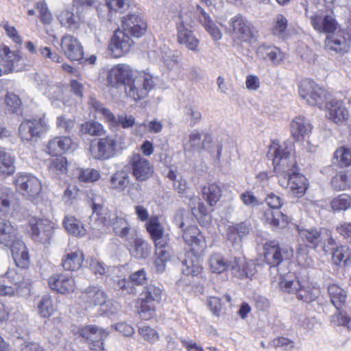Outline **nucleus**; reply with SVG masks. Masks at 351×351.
<instances>
[{"label":"nucleus","instance_id":"obj_17","mask_svg":"<svg viewBox=\"0 0 351 351\" xmlns=\"http://www.w3.org/2000/svg\"><path fill=\"white\" fill-rule=\"evenodd\" d=\"M128 164L132 167L133 176L138 181H145L153 174L154 169L149 161L139 154H133L129 158Z\"/></svg>","mask_w":351,"mask_h":351},{"label":"nucleus","instance_id":"obj_3","mask_svg":"<svg viewBox=\"0 0 351 351\" xmlns=\"http://www.w3.org/2000/svg\"><path fill=\"white\" fill-rule=\"evenodd\" d=\"M154 86L153 75L151 73L145 71H137L125 84L124 88L128 97L134 101H139L145 98Z\"/></svg>","mask_w":351,"mask_h":351},{"label":"nucleus","instance_id":"obj_53","mask_svg":"<svg viewBox=\"0 0 351 351\" xmlns=\"http://www.w3.org/2000/svg\"><path fill=\"white\" fill-rule=\"evenodd\" d=\"M138 334L141 337L150 344H154L160 339L158 332L147 324H143L138 328Z\"/></svg>","mask_w":351,"mask_h":351},{"label":"nucleus","instance_id":"obj_7","mask_svg":"<svg viewBox=\"0 0 351 351\" xmlns=\"http://www.w3.org/2000/svg\"><path fill=\"white\" fill-rule=\"evenodd\" d=\"M16 190L31 201L39 198L42 191L40 181L28 173H18L14 180Z\"/></svg>","mask_w":351,"mask_h":351},{"label":"nucleus","instance_id":"obj_10","mask_svg":"<svg viewBox=\"0 0 351 351\" xmlns=\"http://www.w3.org/2000/svg\"><path fill=\"white\" fill-rule=\"evenodd\" d=\"M32 239L44 245L50 244L53 236L54 224L48 219L31 217L28 220Z\"/></svg>","mask_w":351,"mask_h":351},{"label":"nucleus","instance_id":"obj_46","mask_svg":"<svg viewBox=\"0 0 351 351\" xmlns=\"http://www.w3.org/2000/svg\"><path fill=\"white\" fill-rule=\"evenodd\" d=\"M199 7L197 5L195 8L191 7L189 8H182L180 16L179 21L177 22V25H184L192 27L196 21H199L200 14H197V8Z\"/></svg>","mask_w":351,"mask_h":351},{"label":"nucleus","instance_id":"obj_50","mask_svg":"<svg viewBox=\"0 0 351 351\" xmlns=\"http://www.w3.org/2000/svg\"><path fill=\"white\" fill-rule=\"evenodd\" d=\"M80 132L93 136L104 135L106 130L102 124L94 121H88L80 125Z\"/></svg>","mask_w":351,"mask_h":351},{"label":"nucleus","instance_id":"obj_19","mask_svg":"<svg viewBox=\"0 0 351 351\" xmlns=\"http://www.w3.org/2000/svg\"><path fill=\"white\" fill-rule=\"evenodd\" d=\"M230 24L232 27L233 36L243 41L250 42L255 36V31L252 24L241 15H237L231 19Z\"/></svg>","mask_w":351,"mask_h":351},{"label":"nucleus","instance_id":"obj_20","mask_svg":"<svg viewBox=\"0 0 351 351\" xmlns=\"http://www.w3.org/2000/svg\"><path fill=\"white\" fill-rule=\"evenodd\" d=\"M278 182L283 187L289 186L291 193L297 197H302L308 187L306 178L295 171L284 178H280Z\"/></svg>","mask_w":351,"mask_h":351},{"label":"nucleus","instance_id":"obj_34","mask_svg":"<svg viewBox=\"0 0 351 351\" xmlns=\"http://www.w3.org/2000/svg\"><path fill=\"white\" fill-rule=\"evenodd\" d=\"M182 237L185 243L193 248L205 247L204 237L195 226H190L183 230Z\"/></svg>","mask_w":351,"mask_h":351},{"label":"nucleus","instance_id":"obj_48","mask_svg":"<svg viewBox=\"0 0 351 351\" xmlns=\"http://www.w3.org/2000/svg\"><path fill=\"white\" fill-rule=\"evenodd\" d=\"M330 206L335 213L345 211L351 208V196L346 193L340 194L330 200Z\"/></svg>","mask_w":351,"mask_h":351},{"label":"nucleus","instance_id":"obj_25","mask_svg":"<svg viewBox=\"0 0 351 351\" xmlns=\"http://www.w3.org/2000/svg\"><path fill=\"white\" fill-rule=\"evenodd\" d=\"M48 285L51 289L64 294L74 291L75 283L72 276L66 274H56L48 279Z\"/></svg>","mask_w":351,"mask_h":351},{"label":"nucleus","instance_id":"obj_5","mask_svg":"<svg viewBox=\"0 0 351 351\" xmlns=\"http://www.w3.org/2000/svg\"><path fill=\"white\" fill-rule=\"evenodd\" d=\"M91 108L95 111L98 117L102 119L108 123L110 129H113L118 126H121L123 129H128L133 128L135 125V117L132 114L122 113L118 114L117 117L108 108H106L104 105L92 99L90 101Z\"/></svg>","mask_w":351,"mask_h":351},{"label":"nucleus","instance_id":"obj_49","mask_svg":"<svg viewBox=\"0 0 351 351\" xmlns=\"http://www.w3.org/2000/svg\"><path fill=\"white\" fill-rule=\"evenodd\" d=\"M351 258V252L348 246L337 247L332 254V263L336 265H346Z\"/></svg>","mask_w":351,"mask_h":351},{"label":"nucleus","instance_id":"obj_39","mask_svg":"<svg viewBox=\"0 0 351 351\" xmlns=\"http://www.w3.org/2000/svg\"><path fill=\"white\" fill-rule=\"evenodd\" d=\"M63 224L66 231L75 237H83L87 233L83 223L73 216H66L63 220Z\"/></svg>","mask_w":351,"mask_h":351},{"label":"nucleus","instance_id":"obj_45","mask_svg":"<svg viewBox=\"0 0 351 351\" xmlns=\"http://www.w3.org/2000/svg\"><path fill=\"white\" fill-rule=\"evenodd\" d=\"M14 171V157L0 147V176H10Z\"/></svg>","mask_w":351,"mask_h":351},{"label":"nucleus","instance_id":"obj_41","mask_svg":"<svg viewBox=\"0 0 351 351\" xmlns=\"http://www.w3.org/2000/svg\"><path fill=\"white\" fill-rule=\"evenodd\" d=\"M256 273V267L253 263H245L243 258L234 259L233 275L239 278H251Z\"/></svg>","mask_w":351,"mask_h":351},{"label":"nucleus","instance_id":"obj_32","mask_svg":"<svg viewBox=\"0 0 351 351\" xmlns=\"http://www.w3.org/2000/svg\"><path fill=\"white\" fill-rule=\"evenodd\" d=\"M250 230L251 226L247 221L230 225L227 228V237L233 244L240 243Z\"/></svg>","mask_w":351,"mask_h":351},{"label":"nucleus","instance_id":"obj_54","mask_svg":"<svg viewBox=\"0 0 351 351\" xmlns=\"http://www.w3.org/2000/svg\"><path fill=\"white\" fill-rule=\"evenodd\" d=\"M288 26L287 18L282 14H278L274 19L272 32L274 35L283 38L286 35Z\"/></svg>","mask_w":351,"mask_h":351},{"label":"nucleus","instance_id":"obj_16","mask_svg":"<svg viewBox=\"0 0 351 351\" xmlns=\"http://www.w3.org/2000/svg\"><path fill=\"white\" fill-rule=\"evenodd\" d=\"M350 47L351 33L350 34L346 30L329 34L325 41L326 49L337 53L348 52Z\"/></svg>","mask_w":351,"mask_h":351},{"label":"nucleus","instance_id":"obj_2","mask_svg":"<svg viewBox=\"0 0 351 351\" xmlns=\"http://www.w3.org/2000/svg\"><path fill=\"white\" fill-rule=\"evenodd\" d=\"M90 218L91 220L95 219L98 222V226L95 228L100 229V223L103 226H110L115 234L127 242H130L136 234V231L131 228L130 223L126 219L107 212L99 204H93V215Z\"/></svg>","mask_w":351,"mask_h":351},{"label":"nucleus","instance_id":"obj_24","mask_svg":"<svg viewBox=\"0 0 351 351\" xmlns=\"http://www.w3.org/2000/svg\"><path fill=\"white\" fill-rule=\"evenodd\" d=\"M61 49L65 56L72 61H77L83 58V47L79 40L73 36L65 35L62 37Z\"/></svg>","mask_w":351,"mask_h":351},{"label":"nucleus","instance_id":"obj_58","mask_svg":"<svg viewBox=\"0 0 351 351\" xmlns=\"http://www.w3.org/2000/svg\"><path fill=\"white\" fill-rule=\"evenodd\" d=\"M90 269L95 274L99 276H108L110 274L112 268L106 266L104 263L97 258H90L87 260Z\"/></svg>","mask_w":351,"mask_h":351},{"label":"nucleus","instance_id":"obj_38","mask_svg":"<svg viewBox=\"0 0 351 351\" xmlns=\"http://www.w3.org/2000/svg\"><path fill=\"white\" fill-rule=\"evenodd\" d=\"M197 14H200L199 23L203 25L213 38L215 40H220L222 36L221 31L201 7H197Z\"/></svg>","mask_w":351,"mask_h":351},{"label":"nucleus","instance_id":"obj_11","mask_svg":"<svg viewBox=\"0 0 351 351\" xmlns=\"http://www.w3.org/2000/svg\"><path fill=\"white\" fill-rule=\"evenodd\" d=\"M116 145V138L114 136L108 135L99 138L95 144L90 146L89 150L93 158L105 160L115 155Z\"/></svg>","mask_w":351,"mask_h":351},{"label":"nucleus","instance_id":"obj_59","mask_svg":"<svg viewBox=\"0 0 351 351\" xmlns=\"http://www.w3.org/2000/svg\"><path fill=\"white\" fill-rule=\"evenodd\" d=\"M142 298L149 302H159L162 297V290L154 285H149L145 287L141 293Z\"/></svg>","mask_w":351,"mask_h":351},{"label":"nucleus","instance_id":"obj_13","mask_svg":"<svg viewBox=\"0 0 351 351\" xmlns=\"http://www.w3.org/2000/svg\"><path fill=\"white\" fill-rule=\"evenodd\" d=\"M136 71L128 64H117L109 70L107 82L112 87L117 88L121 85L125 87V84L130 80Z\"/></svg>","mask_w":351,"mask_h":351},{"label":"nucleus","instance_id":"obj_1","mask_svg":"<svg viewBox=\"0 0 351 351\" xmlns=\"http://www.w3.org/2000/svg\"><path fill=\"white\" fill-rule=\"evenodd\" d=\"M268 156L272 159L274 171L279 179L295 171L297 161L291 142L273 141L269 148Z\"/></svg>","mask_w":351,"mask_h":351},{"label":"nucleus","instance_id":"obj_22","mask_svg":"<svg viewBox=\"0 0 351 351\" xmlns=\"http://www.w3.org/2000/svg\"><path fill=\"white\" fill-rule=\"evenodd\" d=\"M325 108L326 117L337 124H342L349 118V111L341 100L330 99L326 101Z\"/></svg>","mask_w":351,"mask_h":351},{"label":"nucleus","instance_id":"obj_21","mask_svg":"<svg viewBox=\"0 0 351 351\" xmlns=\"http://www.w3.org/2000/svg\"><path fill=\"white\" fill-rule=\"evenodd\" d=\"M312 129L310 120L302 115L295 116L290 123L291 135L298 142L306 141L310 136Z\"/></svg>","mask_w":351,"mask_h":351},{"label":"nucleus","instance_id":"obj_9","mask_svg":"<svg viewBox=\"0 0 351 351\" xmlns=\"http://www.w3.org/2000/svg\"><path fill=\"white\" fill-rule=\"evenodd\" d=\"M48 130L46 119L43 118L27 119L19 128V134L22 141H36Z\"/></svg>","mask_w":351,"mask_h":351},{"label":"nucleus","instance_id":"obj_51","mask_svg":"<svg viewBox=\"0 0 351 351\" xmlns=\"http://www.w3.org/2000/svg\"><path fill=\"white\" fill-rule=\"evenodd\" d=\"M14 200V197L12 190L0 184V210L8 213Z\"/></svg>","mask_w":351,"mask_h":351},{"label":"nucleus","instance_id":"obj_42","mask_svg":"<svg viewBox=\"0 0 351 351\" xmlns=\"http://www.w3.org/2000/svg\"><path fill=\"white\" fill-rule=\"evenodd\" d=\"M328 292L332 304L337 309H339L346 302V291L337 284H330L328 287Z\"/></svg>","mask_w":351,"mask_h":351},{"label":"nucleus","instance_id":"obj_44","mask_svg":"<svg viewBox=\"0 0 351 351\" xmlns=\"http://www.w3.org/2000/svg\"><path fill=\"white\" fill-rule=\"evenodd\" d=\"M335 0H305V12L311 14L317 12L330 11Z\"/></svg>","mask_w":351,"mask_h":351},{"label":"nucleus","instance_id":"obj_37","mask_svg":"<svg viewBox=\"0 0 351 351\" xmlns=\"http://www.w3.org/2000/svg\"><path fill=\"white\" fill-rule=\"evenodd\" d=\"M263 220L274 228H284L288 224V217L279 210L268 208L264 211Z\"/></svg>","mask_w":351,"mask_h":351},{"label":"nucleus","instance_id":"obj_6","mask_svg":"<svg viewBox=\"0 0 351 351\" xmlns=\"http://www.w3.org/2000/svg\"><path fill=\"white\" fill-rule=\"evenodd\" d=\"M300 97L311 106L322 108L324 102L330 97V94L319 86L314 81L305 79L300 83L298 88Z\"/></svg>","mask_w":351,"mask_h":351},{"label":"nucleus","instance_id":"obj_61","mask_svg":"<svg viewBox=\"0 0 351 351\" xmlns=\"http://www.w3.org/2000/svg\"><path fill=\"white\" fill-rule=\"evenodd\" d=\"M172 254L171 250L155 251L154 265L158 272H163L166 267V263L170 260Z\"/></svg>","mask_w":351,"mask_h":351},{"label":"nucleus","instance_id":"obj_14","mask_svg":"<svg viewBox=\"0 0 351 351\" xmlns=\"http://www.w3.org/2000/svg\"><path fill=\"white\" fill-rule=\"evenodd\" d=\"M80 335L90 341V348L95 351H107L104 347V341L108 335L109 332L95 325L84 327L80 330Z\"/></svg>","mask_w":351,"mask_h":351},{"label":"nucleus","instance_id":"obj_23","mask_svg":"<svg viewBox=\"0 0 351 351\" xmlns=\"http://www.w3.org/2000/svg\"><path fill=\"white\" fill-rule=\"evenodd\" d=\"M21 276L14 269H8L0 276V297L15 296L20 287Z\"/></svg>","mask_w":351,"mask_h":351},{"label":"nucleus","instance_id":"obj_26","mask_svg":"<svg viewBox=\"0 0 351 351\" xmlns=\"http://www.w3.org/2000/svg\"><path fill=\"white\" fill-rule=\"evenodd\" d=\"M258 58L267 64L272 65L280 64L285 58L281 49L273 45H262L256 51Z\"/></svg>","mask_w":351,"mask_h":351},{"label":"nucleus","instance_id":"obj_63","mask_svg":"<svg viewBox=\"0 0 351 351\" xmlns=\"http://www.w3.org/2000/svg\"><path fill=\"white\" fill-rule=\"evenodd\" d=\"M36 10L38 12L40 21L45 25L52 23L53 18L46 2L41 1L36 3Z\"/></svg>","mask_w":351,"mask_h":351},{"label":"nucleus","instance_id":"obj_36","mask_svg":"<svg viewBox=\"0 0 351 351\" xmlns=\"http://www.w3.org/2000/svg\"><path fill=\"white\" fill-rule=\"evenodd\" d=\"M235 258L228 260L220 254H213L209 258L210 270L214 273L221 274L230 269L233 272Z\"/></svg>","mask_w":351,"mask_h":351},{"label":"nucleus","instance_id":"obj_56","mask_svg":"<svg viewBox=\"0 0 351 351\" xmlns=\"http://www.w3.org/2000/svg\"><path fill=\"white\" fill-rule=\"evenodd\" d=\"M202 267L197 258H186L183 263L182 272L186 276H197L202 272Z\"/></svg>","mask_w":351,"mask_h":351},{"label":"nucleus","instance_id":"obj_28","mask_svg":"<svg viewBox=\"0 0 351 351\" xmlns=\"http://www.w3.org/2000/svg\"><path fill=\"white\" fill-rule=\"evenodd\" d=\"M324 229L317 228H302L299 229V235L302 239L311 245L314 250L321 246L323 251L326 252V245L324 242L322 235Z\"/></svg>","mask_w":351,"mask_h":351},{"label":"nucleus","instance_id":"obj_27","mask_svg":"<svg viewBox=\"0 0 351 351\" xmlns=\"http://www.w3.org/2000/svg\"><path fill=\"white\" fill-rule=\"evenodd\" d=\"M11 249L12 256L16 265L21 268H27L30 263L27 249L20 239V237L13 242L11 246H8Z\"/></svg>","mask_w":351,"mask_h":351},{"label":"nucleus","instance_id":"obj_12","mask_svg":"<svg viewBox=\"0 0 351 351\" xmlns=\"http://www.w3.org/2000/svg\"><path fill=\"white\" fill-rule=\"evenodd\" d=\"M311 20V24L314 29L319 33H334L337 28V23L332 14V12H317L311 14L306 13Z\"/></svg>","mask_w":351,"mask_h":351},{"label":"nucleus","instance_id":"obj_55","mask_svg":"<svg viewBox=\"0 0 351 351\" xmlns=\"http://www.w3.org/2000/svg\"><path fill=\"white\" fill-rule=\"evenodd\" d=\"M334 189L337 191L346 190L351 188V176L344 172H340L334 176L331 180Z\"/></svg>","mask_w":351,"mask_h":351},{"label":"nucleus","instance_id":"obj_57","mask_svg":"<svg viewBox=\"0 0 351 351\" xmlns=\"http://www.w3.org/2000/svg\"><path fill=\"white\" fill-rule=\"evenodd\" d=\"M76 175L77 179L83 182H93L101 177L99 171L92 168L78 169L76 171Z\"/></svg>","mask_w":351,"mask_h":351},{"label":"nucleus","instance_id":"obj_35","mask_svg":"<svg viewBox=\"0 0 351 351\" xmlns=\"http://www.w3.org/2000/svg\"><path fill=\"white\" fill-rule=\"evenodd\" d=\"M19 237L16 229L10 221L0 219V245L11 246Z\"/></svg>","mask_w":351,"mask_h":351},{"label":"nucleus","instance_id":"obj_52","mask_svg":"<svg viewBox=\"0 0 351 351\" xmlns=\"http://www.w3.org/2000/svg\"><path fill=\"white\" fill-rule=\"evenodd\" d=\"M281 253L276 245H266L265 246V259L271 267L277 266L281 261Z\"/></svg>","mask_w":351,"mask_h":351},{"label":"nucleus","instance_id":"obj_47","mask_svg":"<svg viewBox=\"0 0 351 351\" xmlns=\"http://www.w3.org/2000/svg\"><path fill=\"white\" fill-rule=\"evenodd\" d=\"M202 195L209 205L212 206L219 202L221 196V190L218 184L212 183L202 189Z\"/></svg>","mask_w":351,"mask_h":351},{"label":"nucleus","instance_id":"obj_40","mask_svg":"<svg viewBox=\"0 0 351 351\" xmlns=\"http://www.w3.org/2000/svg\"><path fill=\"white\" fill-rule=\"evenodd\" d=\"M73 141L70 137L60 136L51 140L47 145L49 154H58L62 152H66L71 148Z\"/></svg>","mask_w":351,"mask_h":351},{"label":"nucleus","instance_id":"obj_15","mask_svg":"<svg viewBox=\"0 0 351 351\" xmlns=\"http://www.w3.org/2000/svg\"><path fill=\"white\" fill-rule=\"evenodd\" d=\"M133 44V40L127 32L117 29L111 38L109 49L114 58H119L128 53Z\"/></svg>","mask_w":351,"mask_h":351},{"label":"nucleus","instance_id":"obj_60","mask_svg":"<svg viewBox=\"0 0 351 351\" xmlns=\"http://www.w3.org/2000/svg\"><path fill=\"white\" fill-rule=\"evenodd\" d=\"M146 229L152 240L165 232L158 217L149 218L146 223Z\"/></svg>","mask_w":351,"mask_h":351},{"label":"nucleus","instance_id":"obj_62","mask_svg":"<svg viewBox=\"0 0 351 351\" xmlns=\"http://www.w3.org/2000/svg\"><path fill=\"white\" fill-rule=\"evenodd\" d=\"M334 158L339 166H350L351 165V149L344 147H339L335 152Z\"/></svg>","mask_w":351,"mask_h":351},{"label":"nucleus","instance_id":"obj_29","mask_svg":"<svg viewBox=\"0 0 351 351\" xmlns=\"http://www.w3.org/2000/svg\"><path fill=\"white\" fill-rule=\"evenodd\" d=\"M84 261L83 252L79 249L74 251L66 249L62 258L61 264L65 270L76 271L82 265Z\"/></svg>","mask_w":351,"mask_h":351},{"label":"nucleus","instance_id":"obj_31","mask_svg":"<svg viewBox=\"0 0 351 351\" xmlns=\"http://www.w3.org/2000/svg\"><path fill=\"white\" fill-rule=\"evenodd\" d=\"M177 30L178 43L192 51L198 52L199 41L193 32L182 25H177Z\"/></svg>","mask_w":351,"mask_h":351},{"label":"nucleus","instance_id":"obj_43","mask_svg":"<svg viewBox=\"0 0 351 351\" xmlns=\"http://www.w3.org/2000/svg\"><path fill=\"white\" fill-rule=\"evenodd\" d=\"M38 315L43 318H49L56 311L52 298L49 295H43L37 303Z\"/></svg>","mask_w":351,"mask_h":351},{"label":"nucleus","instance_id":"obj_8","mask_svg":"<svg viewBox=\"0 0 351 351\" xmlns=\"http://www.w3.org/2000/svg\"><path fill=\"white\" fill-rule=\"evenodd\" d=\"M0 77L25 69L24 60L19 51H12L3 45L0 47Z\"/></svg>","mask_w":351,"mask_h":351},{"label":"nucleus","instance_id":"obj_4","mask_svg":"<svg viewBox=\"0 0 351 351\" xmlns=\"http://www.w3.org/2000/svg\"><path fill=\"white\" fill-rule=\"evenodd\" d=\"M280 286L287 292L295 293L299 300L311 302L319 296V289L311 285H301L292 273L283 276L280 282Z\"/></svg>","mask_w":351,"mask_h":351},{"label":"nucleus","instance_id":"obj_33","mask_svg":"<svg viewBox=\"0 0 351 351\" xmlns=\"http://www.w3.org/2000/svg\"><path fill=\"white\" fill-rule=\"evenodd\" d=\"M128 243V250L132 256L136 258H145L149 255L150 245L144 239L138 237L137 233Z\"/></svg>","mask_w":351,"mask_h":351},{"label":"nucleus","instance_id":"obj_30","mask_svg":"<svg viewBox=\"0 0 351 351\" xmlns=\"http://www.w3.org/2000/svg\"><path fill=\"white\" fill-rule=\"evenodd\" d=\"M82 300L89 307L103 305L106 300L104 291L99 287H87L82 295Z\"/></svg>","mask_w":351,"mask_h":351},{"label":"nucleus","instance_id":"obj_64","mask_svg":"<svg viewBox=\"0 0 351 351\" xmlns=\"http://www.w3.org/2000/svg\"><path fill=\"white\" fill-rule=\"evenodd\" d=\"M129 182L130 177L123 171H118L111 178L112 187L119 191H123L128 185Z\"/></svg>","mask_w":351,"mask_h":351},{"label":"nucleus","instance_id":"obj_18","mask_svg":"<svg viewBox=\"0 0 351 351\" xmlns=\"http://www.w3.org/2000/svg\"><path fill=\"white\" fill-rule=\"evenodd\" d=\"M122 28L133 36L140 38L145 33L147 25L141 14L129 13L122 18Z\"/></svg>","mask_w":351,"mask_h":351}]
</instances>
